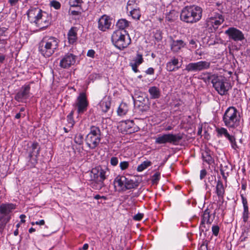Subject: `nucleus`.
<instances>
[{
	"mask_svg": "<svg viewBox=\"0 0 250 250\" xmlns=\"http://www.w3.org/2000/svg\"><path fill=\"white\" fill-rule=\"evenodd\" d=\"M59 42L55 37L45 36L39 43L38 51L44 57L49 58L58 50Z\"/></svg>",
	"mask_w": 250,
	"mask_h": 250,
	"instance_id": "nucleus-1",
	"label": "nucleus"
},
{
	"mask_svg": "<svg viewBox=\"0 0 250 250\" xmlns=\"http://www.w3.org/2000/svg\"><path fill=\"white\" fill-rule=\"evenodd\" d=\"M202 8L196 5L186 6L181 10L180 20L185 22L193 24L202 19Z\"/></svg>",
	"mask_w": 250,
	"mask_h": 250,
	"instance_id": "nucleus-2",
	"label": "nucleus"
},
{
	"mask_svg": "<svg viewBox=\"0 0 250 250\" xmlns=\"http://www.w3.org/2000/svg\"><path fill=\"white\" fill-rule=\"evenodd\" d=\"M222 120L225 125L229 129H236L240 125V116L237 109L233 106L227 109Z\"/></svg>",
	"mask_w": 250,
	"mask_h": 250,
	"instance_id": "nucleus-3",
	"label": "nucleus"
},
{
	"mask_svg": "<svg viewBox=\"0 0 250 250\" xmlns=\"http://www.w3.org/2000/svg\"><path fill=\"white\" fill-rule=\"evenodd\" d=\"M111 40L114 46L121 50L126 48L131 42L130 36L126 30L115 31L112 35Z\"/></svg>",
	"mask_w": 250,
	"mask_h": 250,
	"instance_id": "nucleus-4",
	"label": "nucleus"
},
{
	"mask_svg": "<svg viewBox=\"0 0 250 250\" xmlns=\"http://www.w3.org/2000/svg\"><path fill=\"white\" fill-rule=\"evenodd\" d=\"M16 207V205L13 203L0 204V233L3 232L6 225L11 219L13 211Z\"/></svg>",
	"mask_w": 250,
	"mask_h": 250,
	"instance_id": "nucleus-5",
	"label": "nucleus"
},
{
	"mask_svg": "<svg viewBox=\"0 0 250 250\" xmlns=\"http://www.w3.org/2000/svg\"><path fill=\"white\" fill-rule=\"evenodd\" d=\"M114 188L118 192H124L128 189L137 188L139 182L132 179H129L123 175H118L114 180Z\"/></svg>",
	"mask_w": 250,
	"mask_h": 250,
	"instance_id": "nucleus-6",
	"label": "nucleus"
},
{
	"mask_svg": "<svg viewBox=\"0 0 250 250\" xmlns=\"http://www.w3.org/2000/svg\"><path fill=\"white\" fill-rule=\"evenodd\" d=\"M183 138V134L181 133L159 134L155 139V143L159 145L169 143L174 145H177Z\"/></svg>",
	"mask_w": 250,
	"mask_h": 250,
	"instance_id": "nucleus-7",
	"label": "nucleus"
},
{
	"mask_svg": "<svg viewBox=\"0 0 250 250\" xmlns=\"http://www.w3.org/2000/svg\"><path fill=\"white\" fill-rule=\"evenodd\" d=\"M212 210L211 208H207L203 211L199 227L200 233L207 232L209 229L210 225L213 222L215 216V212H212Z\"/></svg>",
	"mask_w": 250,
	"mask_h": 250,
	"instance_id": "nucleus-8",
	"label": "nucleus"
},
{
	"mask_svg": "<svg viewBox=\"0 0 250 250\" xmlns=\"http://www.w3.org/2000/svg\"><path fill=\"white\" fill-rule=\"evenodd\" d=\"M213 87L221 95H226L228 91L231 88L230 83L227 79L222 76H217L215 79L213 80Z\"/></svg>",
	"mask_w": 250,
	"mask_h": 250,
	"instance_id": "nucleus-9",
	"label": "nucleus"
},
{
	"mask_svg": "<svg viewBox=\"0 0 250 250\" xmlns=\"http://www.w3.org/2000/svg\"><path fill=\"white\" fill-rule=\"evenodd\" d=\"M40 151L41 147L37 142H34L31 146H28L26 150L27 154V159L28 160V165L30 166L31 167H35L38 163V157Z\"/></svg>",
	"mask_w": 250,
	"mask_h": 250,
	"instance_id": "nucleus-10",
	"label": "nucleus"
},
{
	"mask_svg": "<svg viewBox=\"0 0 250 250\" xmlns=\"http://www.w3.org/2000/svg\"><path fill=\"white\" fill-rule=\"evenodd\" d=\"M77 59L78 56L70 50L61 56L59 66L62 69H69L75 64Z\"/></svg>",
	"mask_w": 250,
	"mask_h": 250,
	"instance_id": "nucleus-11",
	"label": "nucleus"
},
{
	"mask_svg": "<svg viewBox=\"0 0 250 250\" xmlns=\"http://www.w3.org/2000/svg\"><path fill=\"white\" fill-rule=\"evenodd\" d=\"M224 21V16L221 13L212 11L208 14L206 20V23L207 26L212 27L214 29H217Z\"/></svg>",
	"mask_w": 250,
	"mask_h": 250,
	"instance_id": "nucleus-12",
	"label": "nucleus"
},
{
	"mask_svg": "<svg viewBox=\"0 0 250 250\" xmlns=\"http://www.w3.org/2000/svg\"><path fill=\"white\" fill-rule=\"evenodd\" d=\"M210 62L201 61L195 62H190L186 66L185 70L188 72H199L207 70L210 67Z\"/></svg>",
	"mask_w": 250,
	"mask_h": 250,
	"instance_id": "nucleus-13",
	"label": "nucleus"
},
{
	"mask_svg": "<svg viewBox=\"0 0 250 250\" xmlns=\"http://www.w3.org/2000/svg\"><path fill=\"white\" fill-rule=\"evenodd\" d=\"M30 89V84H24L22 86L20 90L15 94L14 99L19 103H27V100L31 94Z\"/></svg>",
	"mask_w": 250,
	"mask_h": 250,
	"instance_id": "nucleus-14",
	"label": "nucleus"
},
{
	"mask_svg": "<svg viewBox=\"0 0 250 250\" xmlns=\"http://www.w3.org/2000/svg\"><path fill=\"white\" fill-rule=\"evenodd\" d=\"M51 22V16L46 12L42 10L35 24L40 28L41 31H42L48 27Z\"/></svg>",
	"mask_w": 250,
	"mask_h": 250,
	"instance_id": "nucleus-15",
	"label": "nucleus"
},
{
	"mask_svg": "<svg viewBox=\"0 0 250 250\" xmlns=\"http://www.w3.org/2000/svg\"><path fill=\"white\" fill-rule=\"evenodd\" d=\"M88 105V102L87 100L86 94L81 92L78 96L76 103L74 106L77 107V112L79 114L83 113L86 111Z\"/></svg>",
	"mask_w": 250,
	"mask_h": 250,
	"instance_id": "nucleus-16",
	"label": "nucleus"
},
{
	"mask_svg": "<svg viewBox=\"0 0 250 250\" xmlns=\"http://www.w3.org/2000/svg\"><path fill=\"white\" fill-rule=\"evenodd\" d=\"M225 34L229 36V40L235 42H242L245 40L243 32L235 27H229L225 32Z\"/></svg>",
	"mask_w": 250,
	"mask_h": 250,
	"instance_id": "nucleus-17",
	"label": "nucleus"
},
{
	"mask_svg": "<svg viewBox=\"0 0 250 250\" xmlns=\"http://www.w3.org/2000/svg\"><path fill=\"white\" fill-rule=\"evenodd\" d=\"M97 173H95V189H100L104 186V181L106 178V171L98 168Z\"/></svg>",
	"mask_w": 250,
	"mask_h": 250,
	"instance_id": "nucleus-18",
	"label": "nucleus"
},
{
	"mask_svg": "<svg viewBox=\"0 0 250 250\" xmlns=\"http://www.w3.org/2000/svg\"><path fill=\"white\" fill-rule=\"evenodd\" d=\"M112 19L106 15L102 16L98 21V28L102 31H105L110 28L111 25Z\"/></svg>",
	"mask_w": 250,
	"mask_h": 250,
	"instance_id": "nucleus-19",
	"label": "nucleus"
},
{
	"mask_svg": "<svg viewBox=\"0 0 250 250\" xmlns=\"http://www.w3.org/2000/svg\"><path fill=\"white\" fill-rule=\"evenodd\" d=\"M186 43L182 40H174L172 37L170 38V46L172 52H178L182 48H184Z\"/></svg>",
	"mask_w": 250,
	"mask_h": 250,
	"instance_id": "nucleus-20",
	"label": "nucleus"
},
{
	"mask_svg": "<svg viewBox=\"0 0 250 250\" xmlns=\"http://www.w3.org/2000/svg\"><path fill=\"white\" fill-rule=\"evenodd\" d=\"M42 11V10L38 7H32L28 10L27 15L31 23H35Z\"/></svg>",
	"mask_w": 250,
	"mask_h": 250,
	"instance_id": "nucleus-21",
	"label": "nucleus"
},
{
	"mask_svg": "<svg viewBox=\"0 0 250 250\" xmlns=\"http://www.w3.org/2000/svg\"><path fill=\"white\" fill-rule=\"evenodd\" d=\"M78 29L77 27H72L67 33L68 42L70 44H75L78 40Z\"/></svg>",
	"mask_w": 250,
	"mask_h": 250,
	"instance_id": "nucleus-22",
	"label": "nucleus"
},
{
	"mask_svg": "<svg viewBox=\"0 0 250 250\" xmlns=\"http://www.w3.org/2000/svg\"><path fill=\"white\" fill-rule=\"evenodd\" d=\"M122 126L124 128V130L126 134H131L138 131V127L135 126V124L133 121L127 120L123 122Z\"/></svg>",
	"mask_w": 250,
	"mask_h": 250,
	"instance_id": "nucleus-23",
	"label": "nucleus"
},
{
	"mask_svg": "<svg viewBox=\"0 0 250 250\" xmlns=\"http://www.w3.org/2000/svg\"><path fill=\"white\" fill-rule=\"evenodd\" d=\"M179 60L175 57H173L170 61L168 62L166 64V69L169 72H172L178 69L181 67L178 66Z\"/></svg>",
	"mask_w": 250,
	"mask_h": 250,
	"instance_id": "nucleus-24",
	"label": "nucleus"
},
{
	"mask_svg": "<svg viewBox=\"0 0 250 250\" xmlns=\"http://www.w3.org/2000/svg\"><path fill=\"white\" fill-rule=\"evenodd\" d=\"M111 102L109 97H104L100 102L98 105V108H100L102 112L106 113L110 109Z\"/></svg>",
	"mask_w": 250,
	"mask_h": 250,
	"instance_id": "nucleus-25",
	"label": "nucleus"
},
{
	"mask_svg": "<svg viewBox=\"0 0 250 250\" xmlns=\"http://www.w3.org/2000/svg\"><path fill=\"white\" fill-rule=\"evenodd\" d=\"M242 204L243 205L244 210L243 212L242 218L244 223H246L249 218V207L247 199L244 196L243 194L241 195Z\"/></svg>",
	"mask_w": 250,
	"mask_h": 250,
	"instance_id": "nucleus-26",
	"label": "nucleus"
},
{
	"mask_svg": "<svg viewBox=\"0 0 250 250\" xmlns=\"http://www.w3.org/2000/svg\"><path fill=\"white\" fill-rule=\"evenodd\" d=\"M202 157L203 161L208 165H211L214 163V160L211 156V152L208 148L202 150Z\"/></svg>",
	"mask_w": 250,
	"mask_h": 250,
	"instance_id": "nucleus-27",
	"label": "nucleus"
},
{
	"mask_svg": "<svg viewBox=\"0 0 250 250\" xmlns=\"http://www.w3.org/2000/svg\"><path fill=\"white\" fill-rule=\"evenodd\" d=\"M215 192L219 199H224L225 190L223 182L221 180H219L217 182Z\"/></svg>",
	"mask_w": 250,
	"mask_h": 250,
	"instance_id": "nucleus-28",
	"label": "nucleus"
},
{
	"mask_svg": "<svg viewBox=\"0 0 250 250\" xmlns=\"http://www.w3.org/2000/svg\"><path fill=\"white\" fill-rule=\"evenodd\" d=\"M148 92L150 94V97L152 99H159L161 96L160 89L155 86L150 87L148 89Z\"/></svg>",
	"mask_w": 250,
	"mask_h": 250,
	"instance_id": "nucleus-29",
	"label": "nucleus"
},
{
	"mask_svg": "<svg viewBox=\"0 0 250 250\" xmlns=\"http://www.w3.org/2000/svg\"><path fill=\"white\" fill-rule=\"evenodd\" d=\"M93 126L91 127L90 132L86 136L85 138L86 145L89 148H94V130H93Z\"/></svg>",
	"mask_w": 250,
	"mask_h": 250,
	"instance_id": "nucleus-30",
	"label": "nucleus"
},
{
	"mask_svg": "<svg viewBox=\"0 0 250 250\" xmlns=\"http://www.w3.org/2000/svg\"><path fill=\"white\" fill-rule=\"evenodd\" d=\"M129 22L125 19H121L118 21L116 26L120 30H125V29L128 27Z\"/></svg>",
	"mask_w": 250,
	"mask_h": 250,
	"instance_id": "nucleus-31",
	"label": "nucleus"
},
{
	"mask_svg": "<svg viewBox=\"0 0 250 250\" xmlns=\"http://www.w3.org/2000/svg\"><path fill=\"white\" fill-rule=\"evenodd\" d=\"M202 75H204L205 77L201 78V79H202L205 83H209L210 81H211L212 84H213V80L215 79L217 76V75L212 74L209 72L203 73H202V75H201V76Z\"/></svg>",
	"mask_w": 250,
	"mask_h": 250,
	"instance_id": "nucleus-32",
	"label": "nucleus"
},
{
	"mask_svg": "<svg viewBox=\"0 0 250 250\" xmlns=\"http://www.w3.org/2000/svg\"><path fill=\"white\" fill-rule=\"evenodd\" d=\"M215 130L217 132V136L219 138L224 136L227 139L230 135L227 129L223 127H217Z\"/></svg>",
	"mask_w": 250,
	"mask_h": 250,
	"instance_id": "nucleus-33",
	"label": "nucleus"
},
{
	"mask_svg": "<svg viewBox=\"0 0 250 250\" xmlns=\"http://www.w3.org/2000/svg\"><path fill=\"white\" fill-rule=\"evenodd\" d=\"M128 111V107L126 104L122 103L117 110V113L120 116H123L126 114Z\"/></svg>",
	"mask_w": 250,
	"mask_h": 250,
	"instance_id": "nucleus-34",
	"label": "nucleus"
},
{
	"mask_svg": "<svg viewBox=\"0 0 250 250\" xmlns=\"http://www.w3.org/2000/svg\"><path fill=\"white\" fill-rule=\"evenodd\" d=\"M95 199L97 200L98 205L100 207H102L104 204H106L107 197L97 194L95 195Z\"/></svg>",
	"mask_w": 250,
	"mask_h": 250,
	"instance_id": "nucleus-35",
	"label": "nucleus"
},
{
	"mask_svg": "<svg viewBox=\"0 0 250 250\" xmlns=\"http://www.w3.org/2000/svg\"><path fill=\"white\" fill-rule=\"evenodd\" d=\"M227 139L229 142L232 149L235 150L238 149L239 147L237 144V143L236 142V139L234 135H230Z\"/></svg>",
	"mask_w": 250,
	"mask_h": 250,
	"instance_id": "nucleus-36",
	"label": "nucleus"
},
{
	"mask_svg": "<svg viewBox=\"0 0 250 250\" xmlns=\"http://www.w3.org/2000/svg\"><path fill=\"white\" fill-rule=\"evenodd\" d=\"M151 165V162L150 161H144L143 163L139 165L137 167V171L139 172H141L143 171L144 169H146L147 167H149Z\"/></svg>",
	"mask_w": 250,
	"mask_h": 250,
	"instance_id": "nucleus-37",
	"label": "nucleus"
},
{
	"mask_svg": "<svg viewBox=\"0 0 250 250\" xmlns=\"http://www.w3.org/2000/svg\"><path fill=\"white\" fill-rule=\"evenodd\" d=\"M49 5L51 8H53L55 10L60 9L62 5L61 3L56 0L50 1Z\"/></svg>",
	"mask_w": 250,
	"mask_h": 250,
	"instance_id": "nucleus-38",
	"label": "nucleus"
},
{
	"mask_svg": "<svg viewBox=\"0 0 250 250\" xmlns=\"http://www.w3.org/2000/svg\"><path fill=\"white\" fill-rule=\"evenodd\" d=\"M74 112V110H72L67 116V121L68 124L70 125V127H73L75 124V121L73 118Z\"/></svg>",
	"mask_w": 250,
	"mask_h": 250,
	"instance_id": "nucleus-39",
	"label": "nucleus"
},
{
	"mask_svg": "<svg viewBox=\"0 0 250 250\" xmlns=\"http://www.w3.org/2000/svg\"><path fill=\"white\" fill-rule=\"evenodd\" d=\"M100 136L101 131L99 128L95 127V146L100 142Z\"/></svg>",
	"mask_w": 250,
	"mask_h": 250,
	"instance_id": "nucleus-40",
	"label": "nucleus"
},
{
	"mask_svg": "<svg viewBox=\"0 0 250 250\" xmlns=\"http://www.w3.org/2000/svg\"><path fill=\"white\" fill-rule=\"evenodd\" d=\"M83 3L82 0H69V4L71 7H80Z\"/></svg>",
	"mask_w": 250,
	"mask_h": 250,
	"instance_id": "nucleus-41",
	"label": "nucleus"
},
{
	"mask_svg": "<svg viewBox=\"0 0 250 250\" xmlns=\"http://www.w3.org/2000/svg\"><path fill=\"white\" fill-rule=\"evenodd\" d=\"M133 61L134 62V63H135V64H137L140 65L144 62L143 55L142 54H141L140 53H139L138 52H137L136 56L134 59Z\"/></svg>",
	"mask_w": 250,
	"mask_h": 250,
	"instance_id": "nucleus-42",
	"label": "nucleus"
},
{
	"mask_svg": "<svg viewBox=\"0 0 250 250\" xmlns=\"http://www.w3.org/2000/svg\"><path fill=\"white\" fill-rule=\"evenodd\" d=\"M130 14L132 18L135 20H139L141 17L140 11L135 8L130 11Z\"/></svg>",
	"mask_w": 250,
	"mask_h": 250,
	"instance_id": "nucleus-43",
	"label": "nucleus"
},
{
	"mask_svg": "<svg viewBox=\"0 0 250 250\" xmlns=\"http://www.w3.org/2000/svg\"><path fill=\"white\" fill-rule=\"evenodd\" d=\"M74 142L77 144L81 145L83 143V136L81 134H77L74 138Z\"/></svg>",
	"mask_w": 250,
	"mask_h": 250,
	"instance_id": "nucleus-44",
	"label": "nucleus"
},
{
	"mask_svg": "<svg viewBox=\"0 0 250 250\" xmlns=\"http://www.w3.org/2000/svg\"><path fill=\"white\" fill-rule=\"evenodd\" d=\"M160 179V173L156 172L151 177V182L153 184H156Z\"/></svg>",
	"mask_w": 250,
	"mask_h": 250,
	"instance_id": "nucleus-45",
	"label": "nucleus"
},
{
	"mask_svg": "<svg viewBox=\"0 0 250 250\" xmlns=\"http://www.w3.org/2000/svg\"><path fill=\"white\" fill-rule=\"evenodd\" d=\"M4 32L5 30L4 29L0 28V47L4 46L6 43L5 40L1 39V37L3 35Z\"/></svg>",
	"mask_w": 250,
	"mask_h": 250,
	"instance_id": "nucleus-46",
	"label": "nucleus"
},
{
	"mask_svg": "<svg viewBox=\"0 0 250 250\" xmlns=\"http://www.w3.org/2000/svg\"><path fill=\"white\" fill-rule=\"evenodd\" d=\"M211 230L213 234L217 236L218 235L220 228L218 225H213L211 228Z\"/></svg>",
	"mask_w": 250,
	"mask_h": 250,
	"instance_id": "nucleus-47",
	"label": "nucleus"
},
{
	"mask_svg": "<svg viewBox=\"0 0 250 250\" xmlns=\"http://www.w3.org/2000/svg\"><path fill=\"white\" fill-rule=\"evenodd\" d=\"M129 167V163L126 161L121 162L120 164V167L122 170H125Z\"/></svg>",
	"mask_w": 250,
	"mask_h": 250,
	"instance_id": "nucleus-48",
	"label": "nucleus"
},
{
	"mask_svg": "<svg viewBox=\"0 0 250 250\" xmlns=\"http://www.w3.org/2000/svg\"><path fill=\"white\" fill-rule=\"evenodd\" d=\"M215 6L217 7V10L221 13L223 12L224 5L223 3L217 2L215 3Z\"/></svg>",
	"mask_w": 250,
	"mask_h": 250,
	"instance_id": "nucleus-49",
	"label": "nucleus"
},
{
	"mask_svg": "<svg viewBox=\"0 0 250 250\" xmlns=\"http://www.w3.org/2000/svg\"><path fill=\"white\" fill-rule=\"evenodd\" d=\"M172 14L173 13L170 12L169 13V14L166 15V20L167 21H168L169 22H172L174 21V19L173 16H172Z\"/></svg>",
	"mask_w": 250,
	"mask_h": 250,
	"instance_id": "nucleus-50",
	"label": "nucleus"
},
{
	"mask_svg": "<svg viewBox=\"0 0 250 250\" xmlns=\"http://www.w3.org/2000/svg\"><path fill=\"white\" fill-rule=\"evenodd\" d=\"M118 163V159L116 157H112L110 159V164L113 166H116Z\"/></svg>",
	"mask_w": 250,
	"mask_h": 250,
	"instance_id": "nucleus-51",
	"label": "nucleus"
},
{
	"mask_svg": "<svg viewBox=\"0 0 250 250\" xmlns=\"http://www.w3.org/2000/svg\"><path fill=\"white\" fill-rule=\"evenodd\" d=\"M143 216H144L143 214L138 213L137 214L133 216V218L134 220H135L136 221H140L143 218Z\"/></svg>",
	"mask_w": 250,
	"mask_h": 250,
	"instance_id": "nucleus-52",
	"label": "nucleus"
},
{
	"mask_svg": "<svg viewBox=\"0 0 250 250\" xmlns=\"http://www.w3.org/2000/svg\"><path fill=\"white\" fill-rule=\"evenodd\" d=\"M207 175V171L205 169H203L200 171V178L201 180L203 179Z\"/></svg>",
	"mask_w": 250,
	"mask_h": 250,
	"instance_id": "nucleus-53",
	"label": "nucleus"
},
{
	"mask_svg": "<svg viewBox=\"0 0 250 250\" xmlns=\"http://www.w3.org/2000/svg\"><path fill=\"white\" fill-rule=\"evenodd\" d=\"M139 65H138L137 64H135V63H130V66L132 67V70L135 72H138L139 71L138 69V66H139Z\"/></svg>",
	"mask_w": 250,
	"mask_h": 250,
	"instance_id": "nucleus-54",
	"label": "nucleus"
},
{
	"mask_svg": "<svg viewBox=\"0 0 250 250\" xmlns=\"http://www.w3.org/2000/svg\"><path fill=\"white\" fill-rule=\"evenodd\" d=\"M19 0H8V2L11 6H15L18 4Z\"/></svg>",
	"mask_w": 250,
	"mask_h": 250,
	"instance_id": "nucleus-55",
	"label": "nucleus"
},
{
	"mask_svg": "<svg viewBox=\"0 0 250 250\" xmlns=\"http://www.w3.org/2000/svg\"><path fill=\"white\" fill-rule=\"evenodd\" d=\"M146 73L148 75H152L154 73V69L152 67H149L146 71Z\"/></svg>",
	"mask_w": 250,
	"mask_h": 250,
	"instance_id": "nucleus-56",
	"label": "nucleus"
},
{
	"mask_svg": "<svg viewBox=\"0 0 250 250\" xmlns=\"http://www.w3.org/2000/svg\"><path fill=\"white\" fill-rule=\"evenodd\" d=\"M138 0H129L127 2V8L135 4Z\"/></svg>",
	"mask_w": 250,
	"mask_h": 250,
	"instance_id": "nucleus-57",
	"label": "nucleus"
},
{
	"mask_svg": "<svg viewBox=\"0 0 250 250\" xmlns=\"http://www.w3.org/2000/svg\"><path fill=\"white\" fill-rule=\"evenodd\" d=\"M189 44L192 45V47L193 48H195L197 46L196 41L193 39H192L189 41Z\"/></svg>",
	"mask_w": 250,
	"mask_h": 250,
	"instance_id": "nucleus-58",
	"label": "nucleus"
},
{
	"mask_svg": "<svg viewBox=\"0 0 250 250\" xmlns=\"http://www.w3.org/2000/svg\"><path fill=\"white\" fill-rule=\"evenodd\" d=\"M87 56L91 58H94V50H89L87 52Z\"/></svg>",
	"mask_w": 250,
	"mask_h": 250,
	"instance_id": "nucleus-59",
	"label": "nucleus"
},
{
	"mask_svg": "<svg viewBox=\"0 0 250 250\" xmlns=\"http://www.w3.org/2000/svg\"><path fill=\"white\" fill-rule=\"evenodd\" d=\"M69 13L71 15L73 16H77L80 14V12L78 11L71 10V9L69 10Z\"/></svg>",
	"mask_w": 250,
	"mask_h": 250,
	"instance_id": "nucleus-60",
	"label": "nucleus"
},
{
	"mask_svg": "<svg viewBox=\"0 0 250 250\" xmlns=\"http://www.w3.org/2000/svg\"><path fill=\"white\" fill-rule=\"evenodd\" d=\"M36 225H44L45 224V221L44 220H41L38 221H36L35 222Z\"/></svg>",
	"mask_w": 250,
	"mask_h": 250,
	"instance_id": "nucleus-61",
	"label": "nucleus"
},
{
	"mask_svg": "<svg viewBox=\"0 0 250 250\" xmlns=\"http://www.w3.org/2000/svg\"><path fill=\"white\" fill-rule=\"evenodd\" d=\"M201 250H208V246L207 244H205L204 243H203L200 246Z\"/></svg>",
	"mask_w": 250,
	"mask_h": 250,
	"instance_id": "nucleus-62",
	"label": "nucleus"
},
{
	"mask_svg": "<svg viewBox=\"0 0 250 250\" xmlns=\"http://www.w3.org/2000/svg\"><path fill=\"white\" fill-rule=\"evenodd\" d=\"M5 59V57L4 55L0 53V63H3L4 60Z\"/></svg>",
	"mask_w": 250,
	"mask_h": 250,
	"instance_id": "nucleus-63",
	"label": "nucleus"
},
{
	"mask_svg": "<svg viewBox=\"0 0 250 250\" xmlns=\"http://www.w3.org/2000/svg\"><path fill=\"white\" fill-rule=\"evenodd\" d=\"M26 217V216L24 214H21L20 216V218L21 219V223H24L25 222V220H24V218Z\"/></svg>",
	"mask_w": 250,
	"mask_h": 250,
	"instance_id": "nucleus-64",
	"label": "nucleus"
}]
</instances>
